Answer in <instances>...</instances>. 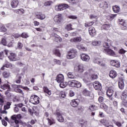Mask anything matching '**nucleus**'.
Masks as SVG:
<instances>
[{
  "mask_svg": "<svg viewBox=\"0 0 127 127\" xmlns=\"http://www.w3.org/2000/svg\"><path fill=\"white\" fill-rule=\"evenodd\" d=\"M84 75V78L83 80L85 83H88V82H90L91 80H95V79L98 78V75L96 74H93L90 77V75H88V72H85Z\"/></svg>",
  "mask_w": 127,
  "mask_h": 127,
  "instance_id": "obj_1",
  "label": "nucleus"
},
{
  "mask_svg": "<svg viewBox=\"0 0 127 127\" xmlns=\"http://www.w3.org/2000/svg\"><path fill=\"white\" fill-rule=\"evenodd\" d=\"M77 55V51L75 49L70 50L68 52L66 58L67 59H73Z\"/></svg>",
  "mask_w": 127,
  "mask_h": 127,
  "instance_id": "obj_2",
  "label": "nucleus"
},
{
  "mask_svg": "<svg viewBox=\"0 0 127 127\" xmlns=\"http://www.w3.org/2000/svg\"><path fill=\"white\" fill-rule=\"evenodd\" d=\"M39 99V97L37 95H32L30 99V102L32 104H33V105H38L40 102Z\"/></svg>",
  "mask_w": 127,
  "mask_h": 127,
  "instance_id": "obj_3",
  "label": "nucleus"
},
{
  "mask_svg": "<svg viewBox=\"0 0 127 127\" xmlns=\"http://www.w3.org/2000/svg\"><path fill=\"white\" fill-rule=\"evenodd\" d=\"M93 62L95 64H98L101 67H106V64L103 62V60L98 58H94L93 59Z\"/></svg>",
  "mask_w": 127,
  "mask_h": 127,
  "instance_id": "obj_4",
  "label": "nucleus"
},
{
  "mask_svg": "<svg viewBox=\"0 0 127 127\" xmlns=\"http://www.w3.org/2000/svg\"><path fill=\"white\" fill-rule=\"evenodd\" d=\"M54 20L56 23L57 24H60L63 20V16L62 14H59L58 15H56L54 18Z\"/></svg>",
  "mask_w": 127,
  "mask_h": 127,
  "instance_id": "obj_5",
  "label": "nucleus"
},
{
  "mask_svg": "<svg viewBox=\"0 0 127 127\" xmlns=\"http://www.w3.org/2000/svg\"><path fill=\"white\" fill-rule=\"evenodd\" d=\"M69 6L67 4H61L58 6H55L56 10H58V11H60L61 10H63L64 9H66V8H68Z\"/></svg>",
  "mask_w": 127,
  "mask_h": 127,
  "instance_id": "obj_6",
  "label": "nucleus"
},
{
  "mask_svg": "<svg viewBox=\"0 0 127 127\" xmlns=\"http://www.w3.org/2000/svg\"><path fill=\"white\" fill-rule=\"evenodd\" d=\"M104 53L107 54V55H109V56H116V53H115L112 49H105L103 50Z\"/></svg>",
  "mask_w": 127,
  "mask_h": 127,
  "instance_id": "obj_7",
  "label": "nucleus"
},
{
  "mask_svg": "<svg viewBox=\"0 0 127 127\" xmlns=\"http://www.w3.org/2000/svg\"><path fill=\"white\" fill-rule=\"evenodd\" d=\"M8 59L10 61H17L20 60L19 57H17L16 55H15L13 53H10V56L8 57Z\"/></svg>",
  "mask_w": 127,
  "mask_h": 127,
  "instance_id": "obj_8",
  "label": "nucleus"
},
{
  "mask_svg": "<svg viewBox=\"0 0 127 127\" xmlns=\"http://www.w3.org/2000/svg\"><path fill=\"white\" fill-rule=\"evenodd\" d=\"M84 65L83 64H79L74 67V70L78 73H83L84 72Z\"/></svg>",
  "mask_w": 127,
  "mask_h": 127,
  "instance_id": "obj_9",
  "label": "nucleus"
},
{
  "mask_svg": "<svg viewBox=\"0 0 127 127\" xmlns=\"http://www.w3.org/2000/svg\"><path fill=\"white\" fill-rule=\"evenodd\" d=\"M93 86L95 90H98V91H101L102 90V84L99 81H95L93 83Z\"/></svg>",
  "mask_w": 127,
  "mask_h": 127,
  "instance_id": "obj_10",
  "label": "nucleus"
},
{
  "mask_svg": "<svg viewBox=\"0 0 127 127\" xmlns=\"http://www.w3.org/2000/svg\"><path fill=\"white\" fill-rule=\"evenodd\" d=\"M80 58L82 61H85V62H89L90 61V56L86 54H82L80 55Z\"/></svg>",
  "mask_w": 127,
  "mask_h": 127,
  "instance_id": "obj_11",
  "label": "nucleus"
},
{
  "mask_svg": "<svg viewBox=\"0 0 127 127\" xmlns=\"http://www.w3.org/2000/svg\"><path fill=\"white\" fill-rule=\"evenodd\" d=\"M79 103H80V101L78 99H73L70 102V105L71 107L73 108H76L78 107L79 105Z\"/></svg>",
  "mask_w": 127,
  "mask_h": 127,
  "instance_id": "obj_12",
  "label": "nucleus"
},
{
  "mask_svg": "<svg viewBox=\"0 0 127 127\" xmlns=\"http://www.w3.org/2000/svg\"><path fill=\"white\" fill-rule=\"evenodd\" d=\"M110 64L112 65V66H114L116 68H119V67H121V64H120V62H119L118 60H114L111 61L110 62Z\"/></svg>",
  "mask_w": 127,
  "mask_h": 127,
  "instance_id": "obj_13",
  "label": "nucleus"
},
{
  "mask_svg": "<svg viewBox=\"0 0 127 127\" xmlns=\"http://www.w3.org/2000/svg\"><path fill=\"white\" fill-rule=\"evenodd\" d=\"M36 17L38 18V19L43 20L44 19H45L46 17L45 14L41 12H37L36 13Z\"/></svg>",
  "mask_w": 127,
  "mask_h": 127,
  "instance_id": "obj_14",
  "label": "nucleus"
},
{
  "mask_svg": "<svg viewBox=\"0 0 127 127\" xmlns=\"http://www.w3.org/2000/svg\"><path fill=\"white\" fill-rule=\"evenodd\" d=\"M113 95H114V88L113 87H110L107 91V95L109 98H112Z\"/></svg>",
  "mask_w": 127,
  "mask_h": 127,
  "instance_id": "obj_15",
  "label": "nucleus"
},
{
  "mask_svg": "<svg viewBox=\"0 0 127 127\" xmlns=\"http://www.w3.org/2000/svg\"><path fill=\"white\" fill-rule=\"evenodd\" d=\"M56 80L58 83H61V82H64V75L62 74L58 75L56 77Z\"/></svg>",
  "mask_w": 127,
  "mask_h": 127,
  "instance_id": "obj_16",
  "label": "nucleus"
},
{
  "mask_svg": "<svg viewBox=\"0 0 127 127\" xmlns=\"http://www.w3.org/2000/svg\"><path fill=\"white\" fill-rule=\"evenodd\" d=\"M109 76L110 78H112V79H115L117 76H118V73L117 71L115 70H111L109 73Z\"/></svg>",
  "mask_w": 127,
  "mask_h": 127,
  "instance_id": "obj_17",
  "label": "nucleus"
},
{
  "mask_svg": "<svg viewBox=\"0 0 127 127\" xmlns=\"http://www.w3.org/2000/svg\"><path fill=\"white\" fill-rule=\"evenodd\" d=\"M111 46V40L109 39H107L106 40H105L104 43L103 44V47L105 48H110V47Z\"/></svg>",
  "mask_w": 127,
  "mask_h": 127,
  "instance_id": "obj_18",
  "label": "nucleus"
},
{
  "mask_svg": "<svg viewBox=\"0 0 127 127\" xmlns=\"http://www.w3.org/2000/svg\"><path fill=\"white\" fill-rule=\"evenodd\" d=\"M89 34L91 36H95L96 34V29L93 27H90L88 29Z\"/></svg>",
  "mask_w": 127,
  "mask_h": 127,
  "instance_id": "obj_19",
  "label": "nucleus"
},
{
  "mask_svg": "<svg viewBox=\"0 0 127 127\" xmlns=\"http://www.w3.org/2000/svg\"><path fill=\"white\" fill-rule=\"evenodd\" d=\"M99 6L101 8H103V9H106L108 7V3L106 1H104L99 4Z\"/></svg>",
  "mask_w": 127,
  "mask_h": 127,
  "instance_id": "obj_20",
  "label": "nucleus"
},
{
  "mask_svg": "<svg viewBox=\"0 0 127 127\" xmlns=\"http://www.w3.org/2000/svg\"><path fill=\"white\" fill-rule=\"evenodd\" d=\"M43 91L45 93L46 96H51V90L48 89V87L44 86L43 87Z\"/></svg>",
  "mask_w": 127,
  "mask_h": 127,
  "instance_id": "obj_21",
  "label": "nucleus"
},
{
  "mask_svg": "<svg viewBox=\"0 0 127 127\" xmlns=\"http://www.w3.org/2000/svg\"><path fill=\"white\" fill-rule=\"evenodd\" d=\"M57 120L60 123H63L64 122V118L62 116V115L60 113H57Z\"/></svg>",
  "mask_w": 127,
  "mask_h": 127,
  "instance_id": "obj_22",
  "label": "nucleus"
},
{
  "mask_svg": "<svg viewBox=\"0 0 127 127\" xmlns=\"http://www.w3.org/2000/svg\"><path fill=\"white\" fill-rule=\"evenodd\" d=\"M52 35L55 37V40L56 42H61V41H62V38H61L58 35L55 33H53Z\"/></svg>",
  "mask_w": 127,
  "mask_h": 127,
  "instance_id": "obj_23",
  "label": "nucleus"
},
{
  "mask_svg": "<svg viewBox=\"0 0 127 127\" xmlns=\"http://www.w3.org/2000/svg\"><path fill=\"white\" fill-rule=\"evenodd\" d=\"M121 98V100L122 101H125V100H127V90H125L122 92Z\"/></svg>",
  "mask_w": 127,
  "mask_h": 127,
  "instance_id": "obj_24",
  "label": "nucleus"
},
{
  "mask_svg": "<svg viewBox=\"0 0 127 127\" xmlns=\"http://www.w3.org/2000/svg\"><path fill=\"white\" fill-rule=\"evenodd\" d=\"M23 76V74H17L16 76V83H17V84H20V83L21 82V78L22 76Z\"/></svg>",
  "mask_w": 127,
  "mask_h": 127,
  "instance_id": "obj_25",
  "label": "nucleus"
},
{
  "mask_svg": "<svg viewBox=\"0 0 127 127\" xmlns=\"http://www.w3.org/2000/svg\"><path fill=\"white\" fill-rule=\"evenodd\" d=\"M18 3V0H13L11 3V5L13 8H15V7H17Z\"/></svg>",
  "mask_w": 127,
  "mask_h": 127,
  "instance_id": "obj_26",
  "label": "nucleus"
},
{
  "mask_svg": "<svg viewBox=\"0 0 127 127\" xmlns=\"http://www.w3.org/2000/svg\"><path fill=\"white\" fill-rule=\"evenodd\" d=\"M118 21L120 23V24H121V25H123L127 28V22H126V21L123 19H119Z\"/></svg>",
  "mask_w": 127,
  "mask_h": 127,
  "instance_id": "obj_27",
  "label": "nucleus"
},
{
  "mask_svg": "<svg viewBox=\"0 0 127 127\" xmlns=\"http://www.w3.org/2000/svg\"><path fill=\"white\" fill-rule=\"evenodd\" d=\"M113 10L114 12L118 13V12H120L121 8H120V7H119V6L115 5L113 7Z\"/></svg>",
  "mask_w": 127,
  "mask_h": 127,
  "instance_id": "obj_28",
  "label": "nucleus"
},
{
  "mask_svg": "<svg viewBox=\"0 0 127 127\" xmlns=\"http://www.w3.org/2000/svg\"><path fill=\"white\" fill-rule=\"evenodd\" d=\"M118 84H119V87L120 89H121V90H123V89H124V88L125 87V83H124V80H121L119 81Z\"/></svg>",
  "mask_w": 127,
  "mask_h": 127,
  "instance_id": "obj_29",
  "label": "nucleus"
},
{
  "mask_svg": "<svg viewBox=\"0 0 127 127\" xmlns=\"http://www.w3.org/2000/svg\"><path fill=\"white\" fill-rule=\"evenodd\" d=\"M10 75V72L8 71H5L2 72V76L4 78H8Z\"/></svg>",
  "mask_w": 127,
  "mask_h": 127,
  "instance_id": "obj_30",
  "label": "nucleus"
},
{
  "mask_svg": "<svg viewBox=\"0 0 127 127\" xmlns=\"http://www.w3.org/2000/svg\"><path fill=\"white\" fill-rule=\"evenodd\" d=\"M67 76L69 79H75V78H76L75 74H74V73L71 72L67 73Z\"/></svg>",
  "mask_w": 127,
  "mask_h": 127,
  "instance_id": "obj_31",
  "label": "nucleus"
},
{
  "mask_svg": "<svg viewBox=\"0 0 127 127\" xmlns=\"http://www.w3.org/2000/svg\"><path fill=\"white\" fill-rule=\"evenodd\" d=\"M92 44L93 46H100L102 44V43L100 41H93Z\"/></svg>",
  "mask_w": 127,
  "mask_h": 127,
  "instance_id": "obj_32",
  "label": "nucleus"
},
{
  "mask_svg": "<svg viewBox=\"0 0 127 127\" xmlns=\"http://www.w3.org/2000/svg\"><path fill=\"white\" fill-rule=\"evenodd\" d=\"M67 84L69 87H75L76 84V80H71L68 81Z\"/></svg>",
  "mask_w": 127,
  "mask_h": 127,
  "instance_id": "obj_33",
  "label": "nucleus"
},
{
  "mask_svg": "<svg viewBox=\"0 0 127 127\" xmlns=\"http://www.w3.org/2000/svg\"><path fill=\"white\" fill-rule=\"evenodd\" d=\"M104 111L107 113V114H111L113 111V108H112L111 107H109L107 106Z\"/></svg>",
  "mask_w": 127,
  "mask_h": 127,
  "instance_id": "obj_34",
  "label": "nucleus"
},
{
  "mask_svg": "<svg viewBox=\"0 0 127 127\" xmlns=\"http://www.w3.org/2000/svg\"><path fill=\"white\" fill-rule=\"evenodd\" d=\"M83 94L86 97H88V96H90V92L87 89H85L83 91Z\"/></svg>",
  "mask_w": 127,
  "mask_h": 127,
  "instance_id": "obj_35",
  "label": "nucleus"
},
{
  "mask_svg": "<svg viewBox=\"0 0 127 127\" xmlns=\"http://www.w3.org/2000/svg\"><path fill=\"white\" fill-rule=\"evenodd\" d=\"M100 123L104 125V126H107L109 124V121L106 119H103L100 121Z\"/></svg>",
  "mask_w": 127,
  "mask_h": 127,
  "instance_id": "obj_36",
  "label": "nucleus"
},
{
  "mask_svg": "<svg viewBox=\"0 0 127 127\" xmlns=\"http://www.w3.org/2000/svg\"><path fill=\"white\" fill-rule=\"evenodd\" d=\"M97 109L98 108L97 107V106L94 105H91L89 107V110H90V111H96V110H97Z\"/></svg>",
  "mask_w": 127,
  "mask_h": 127,
  "instance_id": "obj_37",
  "label": "nucleus"
},
{
  "mask_svg": "<svg viewBox=\"0 0 127 127\" xmlns=\"http://www.w3.org/2000/svg\"><path fill=\"white\" fill-rule=\"evenodd\" d=\"M10 105H11L10 102H7L6 105L4 106V110H8L10 108Z\"/></svg>",
  "mask_w": 127,
  "mask_h": 127,
  "instance_id": "obj_38",
  "label": "nucleus"
},
{
  "mask_svg": "<svg viewBox=\"0 0 127 127\" xmlns=\"http://www.w3.org/2000/svg\"><path fill=\"white\" fill-rule=\"evenodd\" d=\"M60 86L61 88H65L67 86V83L63 81L61 82H60Z\"/></svg>",
  "mask_w": 127,
  "mask_h": 127,
  "instance_id": "obj_39",
  "label": "nucleus"
},
{
  "mask_svg": "<svg viewBox=\"0 0 127 127\" xmlns=\"http://www.w3.org/2000/svg\"><path fill=\"white\" fill-rule=\"evenodd\" d=\"M110 27H111V25L109 24H104L102 26V28L103 29H105V30H108V29H110Z\"/></svg>",
  "mask_w": 127,
  "mask_h": 127,
  "instance_id": "obj_40",
  "label": "nucleus"
},
{
  "mask_svg": "<svg viewBox=\"0 0 127 127\" xmlns=\"http://www.w3.org/2000/svg\"><path fill=\"white\" fill-rule=\"evenodd\" d=\"M76 88H81L82 87V83L81 82L76 81L75 86Z\"/></svg>",
  "mask_w": 127,
  "mask_h": 127,
  "instance_id": "obj_41",
  "label": "nucleus"
},
{
  "mask_svg": "<svg viewBox=\"0 0 127 127\" xmlns=\"http://www.w3.org/2000/svg\"><path fill=\"white\" fill-rule=\"evenodd\" d=\"M1 87L3 90H6V89H10V86H9V85L8 84H4Z\"/></svg>",
  "mask_w": 127,
  "mask_h": 127,
  "instance_id": "obj_42",
  "label": "nucleus"
},
{
  "mask_svg": "<svg viewBox=\"0 0 127 127\" xmlns=\"http://www.w3.org/2000/svg\"><path fill=\"white\" fill-rule=\"evenodd\" d=\"M94 24V22L91 21L90 22L86 23L84 24L85 27H88L89 26H92Z\"/></svg>",
  "mask_w": 127,
  "mask_h": 127,
  "instance_id": "obj_43",
  "label": "nucleus"
},
{
  "mask_svg": "<svg viewBox=\"0 0 127 127\" xmlns=\"http://www.w3.org/2000/svg\"><path fill=\"white\" fill-rule=\"evenodd\" d=\"M108 107L104 103H101L100 108L105 111V109Z\"/></svg>",
  "mask_w": 127,
  "mask_h": 127,
  "instance_id": "obj_44",
  "label": "nucleus"
},
{
  "mask_svg": "<svg viewBox=\"0 0 127 127\" xmlns=\"http://www.w3.org/2000/svg\"><path fill=\"white\" fill-rule=\"evenodd\" d=\"M0 31L1 32H5V31H6V28L5 27H4V26H1L0 27Z\"/></svg>",
  "mask_w": 127,
  "mask_h": 127,
  "instance_id": "obj_45",
  "label": "nucleus"
},
{
  "mask_svg": "<svg viewBox=\"0 0 127 127\" xmlns=\"http://www.w3.org/2000/svg\"><path fill=\"white\" fill-rule=\"evenodd\" d=\"M23 47V45L20 42H19L17 44L18 49H21Z\"/></svg>",
  "mask_w": 127,
  "mask_h": 127,
  "instance_id": "obj_46",
  "label": "nucleus"
},
{
  "mask_svg": "<svg viewBox=\"0 0 127 127\" xmlns=\"http://www.w3.org/2000/svg\"><path fill=\"white\" fill-rule=\"evenodd\" d=\"M87 122L85 120H82L80 122V125H81L82 127H84L85 126H87Z\"/></svg>",
  "mask_w": 127,
  "mask_h": 127,
  "instance_id": "obj_47",
  "label": "nucleus"
},
{
  "mask_svg": "<svg viewBox=\"0 0 127 127\" xmlns=\"http://www.w3.org/2000/svg\"><path fill=\"white\" fill-rule=\"evenodd\" d=\"M65 28L67 30H72V25L71 24L67 25Z\"/></svg>",
  "mask_w": 127,
  "mask_h": 127,
  "instance_id": "obj_48",
  "label": "nucleus"
},
{
  "mask_svg": "<svg viewBox=\"0 0 127 127\" xmlns=\"http://www.w3.org/2000/svg\"><path fill=\"white\" fill-rule=\"evenodd\" d=\"M54 64H58V65H60L61 64V62L60 60L55 59L54 60Z\"/></svg>",
  "mask_w": 127,
  "mask_h": 127,
  "instance_id": "obj_49",
  "label": "nucleus"
},
{
  "mask_svg": "<svg viewBox=\"0 0 127 127\" xmlns=\"http://www.w3.org/2000/svg\"><path fill=\"white\" fill-rule=\"evenodd\" d=\"M69 97H74V96H75V93L73 90L69 91Z\"/></svg>",
  "mask_w": 127,
  "mask_h": 127,
  "instance_id": "obj_50",
  "label": "nucleus"
},
{
  "mask_svg": "<svg viewBox=\"0 0 127 127\" xmlns=\"http://www.w3.org/2000/svg\"><path fill=\"white\" fill-rule=\"evenodd\" d=\"M21 37H22L23 38H27V37H28V35H27V34H26V33H23L21 35Z\"/></svg>",
  "mask_w": 127,
  "mask_h": 127,
  "instance_id": "obj_51",
  "label": "nucleus"
},
{
  "mask_svg": "<svg viewBox=\"0 0 127 127\" xmlns=\"http://www.w3.org/2000/svg\"><path fill=\"white\" fill-rule=\"evenodd\" d=\"M75 42H81L82 41V38L80 37L75 38Z\"/></svg>",
  "mask_w": 127,
  "mask_h": 127,
  "instance_id": "obj_52",
  "label": "nucleus"
},
{
  "mask_svg": "<svg viewBox=\"0 0 127 127\" xmlns=\"http://www.w3.org/2000/svg\"><path fill=\"white\" fill-rule=\"evenodd\" d=\"M8 53V51L5 50L3 52H2V53H0V56H1V57H3L2 54H5L6 56H7Z\"/></svg>",
  "mask_w": 127,
  "mask_h": 127,
  "instance_id": "obj_53",
  "label": "nucleus"
},
{
  "mask_svg": "<svg viewBox=\"0 0 127 127\" xmlns=\"http://www.w3.org/2000/svg\"><path fill=\"white\" fill-rule=\"evenodd\" d=\"M55 55L57 56H60L61 54H60V51H59V50H56L55 52Z\"/></svg>",
  "mask_w": 127,
  "mask_h": 127,
  "instance_id": "obj_54",
  "label": "nucleus"
},
{
  "mask_svg": "<svg viewBox=\"0 0 127 127\" xmlns=\"http://www.w3.org/2000/svg\"><path fill=\"white\" fill-rule=\"evenodd\" d=\"M17 93H19V94H21V95H22V96H23V95H24L23 91H22V90L19 88H18L17 89Z\"/></svg>",
  "mask_w": 127,
  "mask_h": 127,
  "instance_id": "obj_55",
  "label": "nucleus"
},
{
  "mask_svg": "<svg viewBox=\"0 0 127 127\" xmlns=\"http://www.w3.org/2000/svg\"><path fill=\"white\" fill-rule=\"evenodd\" d=\"M1 43L3 45H6V40L5 38L2 39Z\"/></svg>",
  "mask_w": 127,
  "mask_h": 127,
  "instance_id": "obj_56",
  "label": "nucleus"
},
{
  "mask_svg": "<svg viewBox=\"0 0 127 127\" xmlns=\"http://www.w3.org/2000/svg\"><path fill=\"white\" fill-rule=\"evenodd\" d=\"M18 10H19V14H23L24 13V10L22 8L18 9Z\"/></svg>",
  "mask_w": 127,
  "mask_h": 127,
  "instance_id": "obj_57",
  "label": "nucleus"
},
{
  "mask_svg": "<svg viewBox=\"0 0 127 127\" xmlns=\"http://www.w3.org/2000/svg\"><path fill=\"white\" fill-rule=\"evenodd\" d=\"M6 110L4 109L3 110L0 109V113L1 114H4V115H6L7 114V111H6Z\"/></svg>",
  "mask_w": 127,
  "mask_h": 127,
  "instance_id": "obj_58",
  "label": "nucleus"
},
{
  "mask_svg": "<svg viewBox=\"0 0 127 127\" xmlns=\"http://www.w3.org/2000/svg\"><path fill=\"white\" fill-rule=\"evenodd\" d=\"M120 54H125L126 53V51L124 49H121L119 51Z\"/></svg>",
  "mask_w": 127,
  "mask_h": 127,
  "instance_id": "obj_59",
  "label": "nucleus"
},
{
  "mask_svg": "<svg viewBox=\"0 0 127 127\" xmlns=\"http://www.w3.org/2000/svg\"><path fill=\"white\" fill-rule=\"evenodd\" d=\"M51 4H52L51 1H48L45 3V5L46 6L51 5Z\"/></svg>",
  "mask_w": 127,
  "mask_h": 127,
  "instance_id": "obj_60",
  "label": "nucleus"
},
{
  "mask_svg": "<svg viewBox=\"0 0 127 127\" xmlns=\"http://www.w3.org/2000/svg\"><path fill=\"white\" fill-rule=\"evenodd\" d=\"M99 103H103L104 102V97L100 96L98 98Z\"/></svg>",
  "mask_w": 127,
  "mask_h": 127,
  "instance_id": "obj_61",
  "label": "nucleus"
},
{
  "mask_svg": "<svg viewBox=\"0 0 127 127\" xmlns=\"http://www.w3.org/2000/svg\"><path fill=\"white\" fill-rule=\"evenodd\" d=\"M60 95L62 98H65L66 97V94H65L64 92L62 91L60 93Z\"/></svg>",
  "mask_w": 127,
  "mask_h": 127,
  "instance_id": "obj_62",
  "label": "nucleus"
},
{
  "mask_svg": "<svg viewBox=\"0 0 127 127\" xmlns=\"http://www.w3.org/2000/svg\"><path fill=\"white\" fill-rule=\"evenodd\" d=\"M69 1H71L72 3L75 4V3H78L79 2L78 0H69Z\"/></svg>",
  "mask_w": 127,
  "mask_h": 127,
  "instance_id": "obj_63",
  "label": "nucleus"
},
{
  "mask_svg": "<svg viewBox=\"0 0 127 127\" xmlns=\"http://www.w3.org/2000/svg\"><path fill=\"white\" fill-rule=\"evenodd\" d=\"M78 110L79 111V112H84V108L82 106H79L78 108Z\"/></svg>",
  "mask_w": 127,
  "mask_h": 127,
  "instance_id": "obj_64",
  "label": "nucleus"
}]
</instances>
